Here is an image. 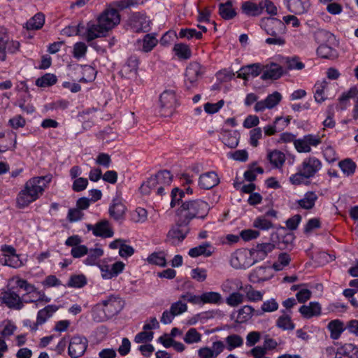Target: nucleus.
<instances>
[{
  "instance_id": "c756f323",
  "label": "nucleus",
  "mask_w": 358,
  "mask_h": 358,
  "mask_svg": "<svg viewBox=\"0 0 358 358\" xmlns=\"http://www.w3.org/2000/svg\"><path fill=\"white\" fill-rule=\"evenodd\" d=\"M303 317L310 319L313 317H318L322 313V306L320 303L311 301L308 305H303L299 310Z\"/></svg>"
},
{
  "instance_id": "aec40b11",
  "label": "nucleus",
  "mask_w": 358,
  "mask_h": 358,
  "mask_svg": "<svg viewBox=\"0 0 358 358\" xmlns=\"http://www.w3.org/2000/svg\"><path fill=\"white\" fill-rule=\"evenodd\" d=\"M59 307L56 305H48L43 308L39 310L37 313L36 320L33 324L32 329L36 331L38 326L45 324L53 315L58 310Z\"/></svg>"
},
{
  "instance_id": "a19ab883",
  "label": "nucleus",
  "mask_w": 358,
  "mask_h": 358,
  "mask_svg": "<svg viewBox=\"0 0 358 358\" xmlns=\"http://www.w3.org/2000/svg\"><path fill=\"white\" fill-rule=\"evenodd\" d=\"M183 341L187 345L198 344L202 341V334L196 328H189L182 337Z\"/></svg>"
},
{
  "instance_id": "2eb2a0df",
  "label": "nucleus",
  "mask_w": 358,
  "mask_h": 358,
  "mask_svg": "<svg viewBox=\"0 0 358 358\" xmlns=\"http://www.w3.org/2000/svg\"><path fill=\"white\" fill-rule=\"evenodd\" d=\"M88 346V341L83 336H73L69 343V355L71 358H78L84 355Z\"/></svg>"
},
{
  "instance_id": "58836bf2",
  "label": "nucleus",
  "mask_w": 358,
  "mask_h": 358,
  "mask_svg": "<svg viewBox=\"0 0 358 358\" xmlns=\"http://www.w3.org/2000/svg\"><path fill=\"white\" fill-rule=\"evenodd\" d=\"M166 254L164 251H157L151 253L146 259L149 264L164 267L166 266Z\"/></svg>"
},
{
  "instance_id": "72a5a7b5",
  "label": "nucleus",
  "mask_w": 358,
  "mask_h": 358,
  "mask_svg": "<svg viewBox=\"0 0 358 358\" xmlns=\"http://www.w3.org/2000/svg\"><path fill=\"white\" fill-rule=\"evenodd\" d=\"M255 315H260L261 313L256 312L254 308L251 306H243L237 312L236 322L238 323H245L250 320Z\"/></svg>"
},
{
  "instance_id": "864d4df0",
  "label": "nucleus",
  "mask_w": 358,
  "mask_h": 358,
  "mask_svg": "<svg viewBox=\"0 0 358 358\" xmlns=\"http://www.w3.org/2000/svg\"><path fill=\"white\" fill-rule=\"evenodd\" d=\"M245 301V294L235 291L226 298V303L231 307H236Z\"/></svg>"
},
{
  "instance_id": "e2e57ef3",
  "label": "nucleus",
  "mask_w": 358,
  "mask_h": 358,
  "mask_svg": "<svg viewBox=\"0 0 358 358\" xmlns=\"http://www.w3.org/2000/svg\"><path fill=\"white\" fill-rule=\"evenodd\" d=\"M178 37L180 38H186L189 40L193 38L200 39L202 37V33L201 31H198L195 29H181L179 31Z\"/></svg>"
},
{
  "instance_id": "4468645a",
  "label": "nucleus",
  "mask_w": 358,
  "mask_h": 358,
  "mask_svg": "<svg viewBox=\"0 0 358 358\" xmlns=\"http://www.w3.org/2000/svg\"><path fill=\"white\" fill-rule=\"evenodd\" d=\"M298 167L305 176H308L310 179L322 169V163L316 157L309 156L306 157Z\"/></svg>"
},
{
  "instance_id": "9d476101",
  "label": "nucleus",
  "mask_w": 358,
  "mask_h": 358,
  "mask_svg": "<svg viewBox=\"0 0 358 358\" xmlns=\"http://www.w3.org/2000/svg\"><path fill=\"white\" fill-rule=\"evenodd\" d=\"M80 34L81 37L89 43L97 38L105 36L107 32L96 19L88 22L85 25L81 24Z\"/></svg>"
},
{
  "instance_id": "680f3d73",
  "label": "nucleus",
  "mask_w": 358,
  "mask_h": 358,
  "mask_svg": "<svg viewBox=\"0 0 358 358\" xmlns=\"http://www.w3.org/2000/svg\"><path fill=\"white\" fill-rule=\"evenodd\" d=\"M291 261L289 255L283 252L280 253L278 256V261L273 264V268L276 271H280L283 268L287 266Z\"/></svg>"
},
{
  "instance_id": "f03ea898",
  "label": "nucleus",
  "mask_w": 358,
  "mask_h": 358,
  "mask_svg": "<svg viewBox=\"0 0 358 358\" xmlns=\"http://www.w3.org/2000/svg\"><path fill=\"white\" fill-rule=\"evenodd\" d=\"M210 210L208 202L201 199L189 200L183 202L177 210L178 217L182 219V222L189 224L194 218L204 219Z\"/></svg>"
},
{
  "instance_id": "bb28decb",
  "label": "nucleus",
  "mask_w": 358,
  "mask_h": 358,
  "mask_svg": "<svg viewBox=\"0 0 358 358\" xmlns=\"http://www.w3.org/2000/svg\"><path fill=\"white\" fill-rule=\"evenodd\" d=\"M263 66L259 63H255L241 67L237 72V77L248 80L249 77H257L261 74Z\"/></svg>"
},
{
  "instance_id": "09e8293b",
  "label": "nucleus",
  "mask_w": 358,
  "mask_h": 358,
  "mask_svg": "<svg viewBox=\"0 0 358 358\" xmlns=\"http://www.w3.org/2000/svg\"><path fill=\"white\" fill-rule=\"evenodd\" d=\"M338 166L345 176L353 175L357 167L356 164L350 158L339 162Z\"/></svg>"
},
{
  "instance_id": "c03bdc74",
  "label": "nucleus",
  "mask_w": 358,
  "mask_h": 358,
  "mask_svg": "<svg viewBox=\"0 0 358 358\" xmlns=\"http://www.w3.org/2000/svg\"><path fill=\"white\" fill-rule=\"evenodd\" d=\"M242 11L248 16H257L262 13V6L251 1H245L241 6Z\"/></svg>"
},
{
  "instance_id": "f704fd0d",
  "label": "nucleus",
  "mask_w": 358,
  "mask_h": 358,
  "mask_svg": "<svg viewBox=\"0 0 358 358\" xmlns=\"http://www.w3.org/2000/svg\"><path fill=\"white\" fill-rule=\"evenodd\" d=\"M267 159L275 169H281L285 162V154L278 150L269 151L267 154Z\"/></svg>"
},
{
  "instance_id": "a211bd4d",
  "label": "nucleus",
  "mask_w": 358,
  "mask_h": 358,
  "mask_svg": "<svg viewBox=\"0 0 358 358\" xmlns=\"http://www.w3.org/2000/svg\"><path fill=\"white\" fill-rule=\"evenodd\" d=\"M275 248V245L272 243H258L250 250L255 264L264 260L267 255Z\"/></svg>"
},
{
  "instance_id": "473e14b6",
  "label": "nucleus",
  "mask_w": 358,
  "mask_h": 358,
  "mask_svg": "<svg viewBox=\"0 0 358 358\" xmlns=\"http://www.w3.org/2000/svg\"><path fill=\"white\" fill-rule=\"evenodd\" d=\"M158 40L154 34H148L143 39L138 41L139 49L143 52H151L157 45Z\"/></svg>"
},
{
  "instance_id": "e433bc0d",
  "label": "nucleus",
  "mask_w": 358,
  "mask_h": 358,
  "mask_svg": "<svg viewBox=\"0 0 358 358\" xmlns=\"http://www.w3.org/2000/svg\"><path fill=\"white\" fill-rule=\"evenodd\" d=\"M317 199V194L313 191H309L304 194L302 199L297 201V203L303 209L310 210L315 206Z\"/></svg>"
},
{
  "instance_id": "603ef678",
  "label": "nucleus",
  "mask_w": 358,
  "mask_h": 358,
  "mask_svg": "<svg viewBox=\"0 0 358 358\" xmlns=\"http://www.w3.org/2000/svg\"><path fill=\"white\" fill-rule=\"evenodd\" d=\"M155 175L158 186L171 185L173 180V176L170 171L167 170H163L157 172Z\"/></svg>"
},
{
  "instance_id": "69168bd1",
  "label": "nucleus",
  "mask_w": 358,
  "mask_h": 358,
  "mask_svg": "<svg viewBox=\"0 0 358 358\" xmlns=\"http://www.w3.org/2000/svg\"><path fill=\"white\" fill-rule=\"evenodd\" d=\"M180 299H183L184 301L190 303L193 305H199L202 306V296L201 295H195L190 292H187L180 296Z\"/></svg>"
},
{
  "instance_id": "8fccbe9b",
  "label": "nucleus",
  "mask_w": 358,
  "mask_h": 358,
  "mask_svg": "<svg viewBox=\"0 0 358 358\" xmlns=\"http://www.w3.org/2000/svg\"><path fill=\"white\" fill-rule=\"evenodd\" d=\"M203 305L206 303L220 304L222 302V295L217 292H206L201 294Z\"/></svg>"
},
{
  "instance_id": "5701e85b",
  "label": "nucleus",
  "mask_w": 358,
  "mask_h": 358,
  "mask_svg": "<svg viewBox=\"0 0 358 358\" xmlns=\"http://www.w3.org/2000/svg\"><path fill=\"white\" fill-rule=\"evenodd\" d=\"M261 27L265 30L270 36H275L283 29V23L276 18L267 17L261 22Z\"/></svg>"
},
{
  "instance_id": "6ab92c4d",
  "label": "nucleus",
  "mask_w": 358,
  "mask_h": 358,
  "mask_svg": "<svg viewBox=\"0 0 358 358\" xmlns=\"http://www.w3.org/2000/svg\"><path fill=\"white\" fill-rule=\"evenodd\" d=\"M87 229L92 231L94 236L103 238H110L114 234L109 222L106 220H102L94 225L88 224Z\"/></svg>"
},
{
  "instance_id": "b1692460",
  "label": "nucleus",
  "mask_w": 358,
  "mask_h": 358,
  "mask_svg": "<svg viewBox=\"0 0 358 358\" xmlns=\"http://www.w3.org/2000/svg\"><path fill=\"white\" fill-rule=\"evenodd\" d=\"M273 275L271 268L267 266H259L249 274V280L252 283H258L268 280Z\"/></svg>"
},
{
  "instance_id": "7ed1b4c3",
  "label": "nucleus",
  "mask_w": 358,
  "mask_h": 358,
  "mask_svg": "<svg viewBox=\"0 0 358 358\" xmlns=\"http://www.w3.org/2000/svg\"><path fill=\"white\" fill-rule=\"evenodd\" d=\"M101 304L103 307V315L97 319L99 322L112 318L119 314L123 309L125 303L120 295L110 294L103 299Z\"/></svg>"
},
{
  "instance_id": "4d7b16f0",
  "label": "nucleus",
  "mask_w": 358,
  "mask_h": 358,
  "mask_svg": "<svg viewBox=\"0 0 358 358\" xmlns=\"http://www.w3.org/2000/svg\"><path fill=\"white\" fill-rule=\"evenodd\" d=\"M327 86V83L326 81L317 83L315 85L314 98L317 103H322L326 99V96L324 95V90Z\"/></svg>"
},
{
  "instance_id": "49530a36",
  "label": "nucleus",
  "mask_w": 358,
  "mask_h": 358,
  "mask_svg": "<svg viewBox=\"0 0 358 358\" xmlns=\"http://www.w3.org/2000/svg\"><path fill=\"white\" fill-rule=\"evenodd\" d=\"M175 55L180 59H188L192 56L189 47L184 43H176L173 48Z\"/></svg>"
},
{
  "instance_id": "4be33fe9",
  "label": "nucleus",
  "mask_w": 358,
  "mask_h": 358,
  "mask_svg": "<svg viewBox=\"0 0 358 358\" xmlns=\"http://www.w3.org/2000/svg\"><path fill=\"white\" fill-rule=\"evenodd\" d=\"M17 144V134L13 131L0 133V152L14 150Z\"/></svg>"
},
{
  "instance_id": "a878e982",
  "label": "nucleus",
  "mask_w": 358,
  "mask_h": 358,
  "mask_svg": "<svg viewBox=\"0 0 358 358\" xmlns=\"http://www.w3.org/2000/svg\"><path fill=\"white\" fill-rule=\"evenodd\" d=\"M126 210V206L122 201L118 198H115L109 206L108 213L113 220L120 221L124 219Z\"/></svg>"
},
{
  "instance_id": "423d86ee",
  "label": "nucleus",
  "mask_w": 358,
  "mask_h": 358,
  "mask_svg": "<svg viewBox=\"0 0 358 358\" xmlns=\"http://www.w3.org/2000/svg\"><path fill=\"white\" fill-rule=\"evenodd\" d=\"M188 225L182 222V218L178 217L177 223L168 231L166 241L174 246L180 244L189 232Z\"/></svg>"
},
{
  "instance_id": "de8ad7c7",
  "label": "nucleus",
  "mask_w": 358,
  "mask_h": 358,
  "mask_svg": "<svg viewBox=\"0 0 358 358\" xmlns=\"http://www.w3.org/2000/svg\"><path fill=\"white\" fill-rule=\"evenodd\" d=\"M226 348L229 351H232L235 348H240L243 345V338L238 334H230L225 338Z\"/></svg>"
},
{
  "instance_id": "bf43d9fd",
  "label": "nucleus",
  "mask_w": 358,
  "mask_h": 358,
  "mask_svg": "<svg viewBox=\"0 0 358 358\" xmlns=\"http://www.w3.org/2000/svg\"><path fill=\"white\" fill-rule=\"evenodd\" d=\"M158 185L157 183L156 175L150 177L145 182H144L141 187V192L143 194H148L152 190H156Z\"/></svg>"
},
{
  "instance_id": "dca6fc26",
  "label": "nucleus",
  "mask_w": 358,
  "mask_h": 358,
  "mask_svg": "<svg viewBox=\"0 0 358 358\" xmlns=\"http://www.w3.org/2000/svg\"><path fill=\"white\" fill-rule=\"evenodd\" d=\"M282 100V95L278 92L268 94L264 100L257 101L254 107L255 112H263L266 109H272L275 107Z\"/></svg>"
},
{
  "instance_id": "cd10ccee",
  "label": "nucleus",
  "mask_w": 358,
  "mask_h": 358,
  "mask_svg": "<svg viewBox=\"0 0 358 358\" xmlns=\"http://www.w3.org/2000/svg\"><path fill=\"white\" fill-rule=\"evenodd\" d=\"M262 79H273L276 80L281 77L283 73L282 66L276 63H270L263 66Z\"/></svg>"
},
{
  "instance_id": "7c9ffc66",
  "label": "nucleus",
  "mask_w": 358,
  "mask_h": 358,
  "mask_svg": "<svg viewBox=\"0 0 358 358\" xmlns=\"http://www.w3.org/2000/svg\"><path fill=\"white\" fill-rule=\"evenodd\" d=\"M214 251L215 248L210 243L204 242L198 246L191 248L188 252V255L192 258L199 256L208 257L211 256Z\"/></svg>"
},
{
  "instance_id": "c9c22d12",
  "label": "nucleus",
  "mask_w": 358,
  "mask_h": 358,
  "mask_svg": "<svg viewBox=\"0 0 358 358\" xmlns=\"http://www.w3.org/2000/svg\"><path fill=\"white\" fill-rule=\"evenodd\" d=\"M243 289V285L238 278H229L224 280L221 285V289L224 293H231L235 291H241Z\"/></svg>"
},
{
  "instance_id": "a18cd8bd",
  "label": "nucleus",
  "mask_w": 358,
  "mask_h": 358,
  "mask_svg": "<svg viewBox=\"0 0 358 358\" xmlns=\"http://www.w3.org/2000/svg\"><path fill=\"white\" fill-rule=\"evenodd\" d=\"M0 336L8 338L13 335L17 329V326L10 320H5L0 324Z\"/></svg>"
},
{
  "instance_id": "f8f14e48",
  "label": "nucleus",
  "mask_w": 358,
  "mask_h": 358,
  "mask_svg": "<svg viewBox=\"0 0 358 358\" xmlns=\"http://www.w3.org/2000/svg\"><path fill=\"white\" fill-rule=\"evenodd\" d=\"M96 20L108 33L120 23V15L115 8L109 6L96 17Z\"/></svg>"
},
{
  "instance_id": "f3484780",
  "label": "nucleus",
  "mask_w": 358,
  "mask_h": 358,
  "mask_svg": "<svg viewBox=\"0 0 358 358\" xmlns=\"http://www.w3.org/2000/svg\"><path fill=\"white\" fill-rule=\"evenodd\" d=\"M131 28L136 32H146L150 30V20L144 14L135 13L129 18Z\"/></svg>"
},
{
  "instance_id": "3c124183",
  "label": "nucleus",
  "mask_w": 358,
  "mask_h": 358,
  "mask_svg": "<svg viewBox=\"0 0 358 358\" xmlns=\"http://www.w3.org/2000/svg\"><path fill=\"white\" fill-rule=\"evenodd\" d=\"M57 81V76L52 73H45L36 80V85L40 87H48L54 85Z\"/></svg>"
},
{
  "instance_id": "2f4dec72",
  "label": "nucleus",
  "mask_w": 358,
  "mask_h": 358,
  "mask_svg": "<svg viewBox=\"0 0 358 358\" xmlns=\"http://www.w3.org/2000/svg\"><path fill=\"white\" fill-rule=\"evenodd\" d=\"M138 67V60L136 57H129L122 66L120 73L127 78H131L136 76Z\"/></svg>"
},
{
  "instance_id": "79ce46f5",
  "label": "nucleus",
  "mask_w": 358,
  "mask_h": 358,
  "mask_svg": "<svg viewBox=\"0 0 358 358\" xmlns=\"http://www.w3.org/2000/svg\"><path fill=\"white\" fill-rule=\"evenodd\" d=\"M327 328L330 331L331 338L334 340L338 339L341 334L345 330L343 323L339 320H334L331 321L328 324Z\"/></svg>"
},
{
  "instance_id": "ddd939ff",
  "label": "nucleus",
  "mask_w": 358,
  "mask_h": 358,
  "mask_svg": "<svg viewBox=\"0 0 358 358\" xmlns=\"http://www.w3.org/2000/svg\"><path fill=\"white\" fill-rule=\"evenodd\" d=\"M161 115L168 117L172 115L177 104L176 93L172 90L164 91L159 97Z\"/></svg>"
},
{
  "instance_id": "0e129e2a",
  "label": "nucleus",
  "mask_w": 358,
  "mask_h": 358,
  "mask_svg": "<svg viewBox=\"0 0 358 358\" xmlns=\"http://www.w3.org/2000/svg\"><path fill=\"white\" fill-rule=\"evenodd\" d=\"M249 143L253 148L259 145V140L262 137V130L260 127L252 129L249 132Z\"/></svg>"
},
{
  "instance_id": "412c9836",
  "label": "nucleus",
  "mask_w": 358,
  "mask_h": 358,
  "mask_svg": "<svg viewBox=\"0 0 358 358\" xmlns=\"http://www.w3.org/2000/svg\"><path fill=\"white\" fill-rule=\"evenodd\" d=\"M284 3L287 10L295 15L307 13L311 5L310 0H284Z\"/></svg>"
},
{
  "instance_id": "774afa93",
  "label": "nucleus",
  "mask_w": 358,
  "mask_h": 358,
  "mask_svg": "<svg viewBox=\"0 0 358 358\" xmlns=\"http://www.w3.org/2000/svg\"><path fill=\"white\" fill-rule=\"evenodd\" d=\"M179 298V300L173 303L171 305L170 309L174 313L176 316H178L187 311V305L185 302L182 301Z\"/></svg>"
},
{
  "instance_id": "0eeeda50",
  "label": "nucleus",
  "mask_w": 358,
  "mask_h": 358,
  "mask_svg": "<svg viewBox=\"0 0 358 358\" xmlns=\"http://www.w3.org/2000/svg\"><path fill=\"white\" fill-rule=\"evenodd\" d=\"M0 264L13 268H18L24 265L20 256L16 253V250L8 245H3L1 247Z\"/></svg>"
},
{
  "instance_id": "39448f33",
  "label": "nucleus",
  "mask_w": 358,
  "mask_h": 358,
  "mask_svg": "<svg viewBox=\"0 0 358 358\" xmlns=\"http://www.w3.org/2000/svg\"><path fill=\"white\" fill-rule=\"evenodd\" d=\"M230 265L236 269H247L255 264L250 250L241 248L231 253Z\"/></svg>"
},
{
  "instance_id": "393cba45",
  "label": "nucleus",
  "mask_w": 358,
  "mask_h": 358,
  "mask_svg": "<svg viewBox=\"0 0 358 358\" xmlns=\"http://www.w3.org/2000/svg\"><path fill=\"white\" fill-rule=\"evenodd\" d=\"M220 139L230 148H234L238 145L240 134L237 130H228L222 128L220 131Z\"/></svg>"
},
{
  "instance_id": "5fc2aeb1",
  "label": "nucleus",
  "mask_w": 358,
  "mask_h": 358,
  "mask_svg": "<svg viewBox=\"0 0 358 358\" xmlns=\"http://www.w3.org/2000/svg\"><path fill=\"white\" fill-rule=\"evenodd\" d=\"M219 13L225 20L232 19L236 14L231 2L221 3L219 7Z\"/></svg>"
},
{
  "instance_id": "f257e3e1",
  "label": "nucleus",
  "mask_w": 358,
  "mask_h": 358,
  "mask_svg": "<svg viewBox=\"0 0 358 358\" xmlns=\"http://www.w3.org/2000/svg\"><path fill=\"white\" fill-rule=\"evenodd\" d=\"M51 180L50 176H36L29 179L17 196V207L24 208L38 200L43 194Z\"/></svg>"
},
{
  "instance_id": "6e6d98bb",
  "label": "nucleus",
  "mask_w": 358,
  "mask_h": 358,
  "mask_svg": "<svg viewBox=\"0 0 358 358\" xmlns=\"http://www.w3.org/2000/svg\"><path fill=\"white\" fill-rule=\"evenodd\" d=\"M309 178L305 176L302 171L297 167V172L291 175L289 178V181L292 185H301L307 184L308 182Z\"/></svg>"
},
{
  "instance_id": "4c0bfd02",
  "label": "nucleus",
  "mask_w": 358,
  "mask_h": 358,
  "mask_svg": "<svg viewBox=\"0 0 358 358\" xmlns=\"http://www.w3.org/2000/svg\"><path fill=\"white\" fill-rule=\"evenodd\" d=\"M87 257L84 259L83 262L87 266H98V261L100 257L103 255V250L100 247H95L88 250Z\"/></svg>"
},
{
  "instance_id": "6e6552de",
  "label": "nucleus",
  "mask_w": 358,
  "mask_h": 358,
  "mask_svg": "<svg viewBox=\"0 0 358 358\" xmlns=\"http://www.w3.org/2000/svg\"><path fill=\"white\" fill-rule=\"evenodd\" d=\"M19 48L20 43L10 38L7 29L0 27V60L5 61L8 53H15Z\"/></svg>"
},
{
  "instance_id": "20e7f679",
  "label": "nucleus",
  "mask_w": 358,
  "mask_h": 358,
  "mask_svg": "<svg viewBox=\"0 0 358 358\" xmlns=\"http://www.w3.org/2000/svg\"><path fill=\"white\" fill-rule=\"evenodd\" d=\"M17 286L24 289L26 293L23 294V303H36L38 301L49 302L50 299L47 297L45 293L38 290L34 285L28 282L27 280L19 278L16 281Z\"/></svg>"
},
{
  "instance_id": "9b49d317",
  "label": "nucleus",
  "mask_w": 358,
  "mask_h": 358,
  "mask_svg": "<svg viewBox=\"0 0 358 358\" xmlns=\"http://www.w3.org/2000/svg\"><path fill=\"white\" fill-rule=\"evenodd\" d=\"M0 302L12 310H20L23 308V299L13 288H8L1 291Z\"/></svg>"
},
{
  "instance_id": "37998d69",
  "label": "nucleus",
  "mask_w": 358,
  "mask_h": 358,
  "mask_svg": "<svg viewBox=\"0 0 358 358\" xmlns=\"http://www.w3.org/2000/svg\"><path fill=\"white\" fill-rule=\"evenodd\" d=\"M45 17L41 13H36L31 17L26 23L24 27L27 30H38L40 29L44 24Z\"/></svg>"
},
{
  "instance_id": "ea45409f",
  "label": "nucleus",
  "mask_w": 358,
  "mask_h": 358,
  "mask_svg": "<svg viewBox=\"0 0 358 358\" xmlns=\"http://www.w3.org/2000/svg\"><path fill=\"white\" fill-rule=\"evenodd\" d=\"M242 291L245 293V299L250 302H258L263 299L264 292L254 289L250 285L243 286Z\"/></svg>"
},
{
  "instance_id": "052dcab7",
  "label": "nucleus",
  "mask_w": 358,
  "mask_h": 358,
  "mask_svg": "<svg viewBox=\"0 0 358 358\" xmlns=\"http://www.w3.org/2000/svg\"><path fill=\"white\" fill-rule=\"evenodd\" d=\"M279 308V304L276 299L271 298L262 303L261 305V315L265 313H273L276 311Z\"/></svg>"
},
{
  "instance_id": "13d9d810",
  "label": "nucleus",
  "mask_w": 358,
  "mask_h": 358,
  "mask_svg": "<svg viewBox=\"0 0 358 358\" xmlns=\"http://www.w3.org/2000/svg\"><path fill=\"white\" fill-rule=\"evenodd\" d=\"M276 326L282 330H293L295 327L291 317L288 315H281L276 321Z\"/></svg>"
},
{
  "instance_id": "338daca9",
  "label": "nucleus",
  "mask_w": 358,
  "mask_h": 358,
  "mask_svg": "<svg viewBox=\"0 0 358 358\" xmlns=\"http://www.w3.org/2000/svg\"><path fill=\"white\" fill-rule=\"evenodd\" d=\"M87 284V279L84 275H72L68 282V286L71 287L80 288Z\"/></svg>"
},
{
  "instance_id": "1a4fd4ad",
  "label": "nucleus",
  "mask_w": 358,
  "mask_h": 358,
  "mask_svg": "<svg viewBox=\"0 0 358 358\" xmlns=\"http://www.w3.org/2000/svg\"><path fill=\"white\" fill-rule=\"evenodd\" d=\"M204 72L205 68L199 63L196 62L189 63L185 72V87L188 90L196 87Z\"/></svg>"
},
{
  "instance_id": "c85d7f7f",
  "label": "nucleus",
  "mask_w": 358,
  "mask_h": 358,
  "mask_svg": "<svg viewBox=\"0 0 358 358\" xmlns=\"http://www.w3.org/2000/svg\"><path fill=\"white\" fill-rule=\"evenodd\" d=\"M220 182L217 173L214 171H209L201 174L199 178V186L203 189H210Z\"/></svg>"
}]
</instances>
